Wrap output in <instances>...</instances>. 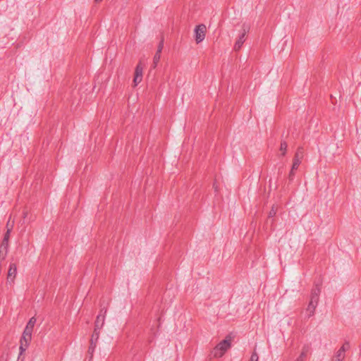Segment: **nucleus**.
Wrapping results in <instances>:
<instances>
[{"instance_id":"1","label":"nucleus","mask_w":361,"mask_h":361,"mask_svg":"<svg viewBox=\"0 0 361 361\" xmlns=\"http://www.w3.org/2000/svg\"><path fill=\"white\" fill-rule=\"evenodd\" d=\"M231 337L228 335L225 339L218 343L212 350L211 355L214 357H221L231 347Z\"/></svg>"},{"instance_id":"2","label":"nucleus","mask_w":361,"mask_h":361,"mask_svg":"<svg viewBox=\"0 0 361 361\" xmlns=\"http://www.w3.org/2000/svg\"><path fill=\"white\" fill-rule=\"evenodd\" d=\"M250 30V26L249 25L246 23H243L242 25V32L240 34L238 38L237 39L235 44H234V50L235 51H239L243 44H244L245 39H246V35L249 32Z\"/></svg>"},{"instance_id":"3","label":"nucleus","mask_w":361,"mask_h":361,"mask_svg":"<svg viewBox=\"0 0 361 361\" xmlns=\"http://www.w3.org/2000/svg\"><path fill=\"white\" fill-rule=\"evenodd\" d=\"M206 26L203 24L197 25L195 29V41L197 44L202 42L205 37Z\"/></svg>"},{"instance_id":"4","label":"nucleus","mask_w":361,"mask_h":361,"mask_svg":"<svg viewBox=\"0 0 361 361\" xmlns=\"http://www.w3.org/2000/svg\"><path fill=\"white\" fill-rule=\"evenodd\" d=\"M303 154H304L303 148L298 147L295 154L294 158H293V165H292L293 170H297L298 169V166H300V164L301 163V160L303 158V156H304Z\"/></svg>"},{"instance_id":"5","label":"nucleus","mask_w":361,"mask_h":361,"mask_svg":"<svg viewBox=\"0 0 361 361\" xmlns=\"http://www.w3.org/2000/svg\"><path fill=\"white\" fill-rule=\"evenodd\" d=\"M31 339L32 336L23 334L20 341V355L26 350L30 344V342L31 341Z\"/></svg>"},{"instance_id":"6","label":"nucleus","mask_w":361,"mask_h":361,"mask_svg":"<svg viewBox=\"0 0 361 361\" xmlns=\"http://www.w3.org/2000/svg\"><path fill=\"white\" fill-rule=\"evenodd\" d=\"M17 274V266L15 263H11L7 274V282L11 284Z\"/></svg>"},{"instance_id":"7","label":"nucleus","mask_w":361,"mask_h":361,"mask_svg":"<svg viewBox=\"0 0 361 361\" xmlns=\"http://www.w3.org/2000/svg\"><path fill=\"white\" fill-rule=\"evenodd\" d=\"M103 325H104V317H102L101 324H99V323H97V325L94 326V329L93 334L92 335L91 340H94L97 342L99 337L100 329H102Z\"/></svg>"},{"instance_id":"8","label":"nucleus","mask_w":361,"mask_h":361,"mask_svg":"<svg viewBox=\"0 0 361 361\" xmlns=\"http://www.w3.org/2000/svg\"><path fill=\"white\" fill-rule=\"evenodd\" d=\"M9 243H1L0 245V260L3 261L6 259L8 251Z\"/></svg>"},{"instance_id":"9","label":"nucleus","mask_w":361,"mask_h":361,"mask_svg":"<svg viewBox=\"0 0 361 361\" xmlns=\"http://www.w3.org/2000/svg\"><path fill=\"white\" fill-rule=\"evenodd\" d=\"M310 346L308 345H305L302 348V352L300 356L295 361H304L305 358L307 356L310 350Z\"/></svg>"},{"instance_id":"10","label":"nucleus","mask_w":361,"mask_h":361,"mask_svg":"<svg viewBox=\"0 0 361 361\" xmlns=\"http://www.w3.org/2000/svg\"><path fill=\"white\" fill-rule=\"evenodd\" d=\"M106 313V309L104 310L103 308V309H102L100 310L99 314L97 317V319H96V321H95V323H94V326L97 325V323H99V324H101L102 317H104V318L105 317Z\"/></svg>"},{"instance_id":"11","label":"nucleus","mask_w":361,"mask_h":361,"mask_svg":"<svg viewBox=\"0 0 361 361\" xmlns=\"http://www.w3.org/2000/svg\"><path fill=\"white\" fill-rule=\"evenodd\" d=\"M345 353L339 349L336 353L335 360H333V361H342L345 358Z\"/></svg>"},{"instance_id":"12","label":"nucleus","mask_w":361,"mask_h":361,"mask_svg":"<svg viewBox=\"0 0 361 361\" xmlns=\"http://www.w3.org/2000/svg\"><path fill=\"white\" fill-rule=\"evenodd\" d=\"M12 228H13V225H11V228H8L6 232L5 233V234L4 235V238L1 242L8 243L9 238H10V234L12 231Z\"/></svg>"},{"instance_id":"13","label":"nucleus","mask_w":361,"mask_h":361,"mask_svg":"<svg viewBox=\"0 0 361 361\" xmlns=\"http://www.w3.org/2000/svg\"><path fill=\"white\" fill-rule=\"evenodd\" d=\"M142 70H143V68L142 66H141V63H139L136 68H135V75H137V76H140V77H142Z\"/></svg>"},{"instance_id":"14","label":"nucleus","mask_w":361,"mask_h":361,"mask_svg":"<svg viewBox=\"0 0 361 361\" xmlns=\"http://www.w3.org/2000/svg\"><path fill=\"white\" fill-rule=\"evenodd\" d=\"M320 293H321L320 284L317 283V284H315L314 288L312 290L311 295L319 296Z\"/></svg>"},{"instance_id":"15","label":"nucleus","mask_w":361,"mask_h":361,"mask_svg":"<svg viewBox=\"0 0 361 361\" xmlns=\"http://www.w3.org/2000/svg\"><path fill=\"white\" fill-rule=\"evenodd\" d=\"M316 307V304H312L311 302H309L308 307L307 308V311L310 312L309 317H311L314 314Z\"/></svg>"},{"instance_id":"16","label":"nucleus","mask_w":361,"mask_h":361,"mask_svg":"<svg viewBox=\"0 0 361 361\" xmlns=\"http://www.w3.org/2000/svg\"><path fill=\"white\" fill-rule=\"evenodd\" d=\"M288 145L286 141L281 142L280 150L282 152V155L284 156L286 152Z\"/></svg>"},{"instance_id":"17","label":"nucleus","mask_w":361,"mask_h":361,"mask_svg":"<svg viewBox=\"0 0 361 361\" xmlns=\"http://www.w3.org/2000/svg\"><path fill=\"white\" fill-rule=\"evenodd\" d=\"M161 58V54L156 52L154 59H153V63H154V68H155L159 63Z\"/></svg>"},{"instance_id":"18","label":"nucleus","mask_w":361,"mask_h":361,"mask_svg":"<svg viewBox=\"0 0 361 361\" xmlns=\"http://www.w3.org/2000/svg\"><path fill=\"white\" fill-rule=\"evenodd\" d=\"M35 323H36V318L35 317H32L28 321L27 326H28L29 327H31L32 329H34Z\"/></svg>"},{"instance_id":"19","label":"nucleus","mask_w":361,"mask_h":361,"mask_svg":"<svg viewBox=\"0 0 361 361\" xmlns=\"http://www.w3.org/2000/svg\"><path fill=\"white\" fill-rule=\"evenodd\" d=\"M319 296H318V295H311L310 302H311L312 304H316V305H317V303L319 301Z\"/></svg>"},{"instance_id":"20","label":"nucleus","mask_w":361,"mask_h":361,"mask_svg":"<svg viewBox=\"0 0 361 361\" xmlns=\"http://www.w3.org/2000/svg\"><path fill=\"white\" fill-rule=\"evenodd\" d=\"M350 348V343L348 341H345L343 345L341 347V351H343L344 353L347 350H348Z\"/></svg>"},{"instance_id":"21","label":"nucleus","mask_w":361,"mask_h":361,"mask_svg":"<svg viewBox=\"0 0 361 361\" xmlns=\"http://www.w3.org/2000/svg\"><path fill=\"white\" fill-rule=\"evenodd\" d=\"M32 331L33 329L26 325L23 334L32 336Z\"/></svg>"},{"instance_id":"22","label":"nucleus","mask_w":361,"mask_h":361,"mask_svg":"<svg viewBox=\"0 0 361 361\" xmlns=\"http://www.w3.org/2000/svg\"><path fill=\"white\" fill-rule=\"evenodd\" d=\"M142 80V77L134 75L133 82L134 85L137 86Z\"/></svg>"},{"instance_id":"23","label":"nucleus","mask_w":361,"mask_h":361,"mask_svg":"<svg viewBox=\"0 0 361 361\" xmlns=\"http://www.w3.org/2000/svg\"><path fill=\"white\" fill-rule=\"evenodd\" d=\"M163 47H164V39H161V40L160 41V42H159V44L158 45L157 52L161 54V51L163 49Z\"/></svg>"},{"instance_id":"24","label":"nucleus","mask_w":361,"mask_h":361,"mask_svg":"<svg viewBox=\"0 0 361 361\" xmlns=\"http://www.w3.org/2000/svg\"><path fill=\"white\" fill-rule=\"evenodd\" d=\"M258 355L254 352L251 355L250 361H258Z\"/></svg>"},{"instance_id":"25","label":"nucleus","mask_w":361,"mask_h":361,"mask_svg":"<svg viewBox=\"0 0 361 361\" xmlns=\"http://www.w3.org/2000/svg\"><path fill=\"white\" fill-rule=\"evenodd\" d=\"M295 170H293V166L291 167V170L289 173V176H288V178L289 180L291 181L293 180V178H294V175H295Z\"/></svg>"},{"instance_id":"26","label":"nucleus","mask_w":361,"mask_h":361,"mask_svg":"<svg viewBox=\"0 0 361 361\" xmlns=\"http://www.w3.org/2000/svg\"><path fill=\"white\" fill-rule=\"evenodd\" d=\"M276 210L274 209V207H272L271 211L269 213V217H273L276 215Z\"/></svg>"},{"instance_id":"27","label":"nucleus","mask_w":361,"mask_h":361,"mask_svg":"<svg viewBox=\"0 0 361 361\" xmlns=\"http://www.w3.org/2000/svg\"><path fill=\"white\" fill-rule=\"evenodd\" d=\"M94 349L95 348H92V347H89V348H88L87 353L90 355V358H92V356H93V353H94Z\"/></svg>"},{"instance_id":"28","label":"nucleus","mask_w":361,"mask_h":361,"mask_svg":"<svg viewBox=\"0 0 361 361\" xmlns=\"http://www.w3.org/2000/svg\"><path fill=\"white\" fill-rule=\"evenodd\" d=\"M97 345V341L90 339V345L89 347H92V348H95Z\"/></svg>"},{"instance_id":"29","label":"nucleus","mask_w":361,"mask_h":361,"mask_svg":"<svg viewBox=\"0 0 361 361\" xmlns=\"http://www.w3.org/2000/svg\"><path fill=\"white\" fill-rule=\"evenodd\" d=\"M6 227H7V228H11V226H9V221L7 223Z\"/></svg>"},{"instance_id":"30","label":"nucleus","mask_w":361,"mask_h":361,"mask_svg":"<svg viewBox=\"0 0 361 361\" xmlns=\"http://www.w3.org/2000/svg\"><path fill=\"white\" fill-rule=\"evenodd\" d=\"M102 0H94L95 2H100Z\"/></svg>"}]
</instances>
